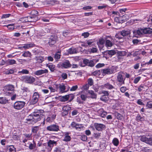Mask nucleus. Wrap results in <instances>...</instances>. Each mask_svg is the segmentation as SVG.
I'll return each instance as SVG.
<instances>
[{
	"mask_svg": "<svg viewBox=\"0 0 152 152\" xmlns=\"http://www.w3.org/2000/svg\"><path fill=\"white\" fill-rule=\"evenodd\" d=\"M152 32V29L150 28H140L137 31H133V33L136 37H138V36L144 34H150Z\"/></svg>",
	"mask_w": 152,
	"mask_h": 152,
	"instance_id": "obj_1",
	"label": "nucleus"
},
{
	"mask_svg": "<svg viewBox=\"0 0 152 152\" xmlns=\"http://www.w3.org/2000/svg\"><path fill=\"white\" fill-rule=\"evenodd\" d=\"M41 113L39 110L37 112L35 111L29 115V117H31L34 122L36 123L40 120L42 118H43L44 115Z\"/></svg>",
	"mask_w": 152,
	"mask_h": 152,
	"instance_id": "obj_2",
	"label": "nucleus"
},
{
	"mask_svg": "<svg viewBox=\"0 0 152 152\" xmlns=\"http://www.w3.org/2000/svg\"><path fill=\"white\" fill-rule=\"evenodd\" d=\"M14 87L12 85H6L4 87L3 91L7 96H11L14 93Z\"/></svg>",
	"mask_w": 152,
	"mask_h": 152,
	"instance_id": "obj_3",
	"label": "nucleus"
},
{
	"mask_svg": "<svg viewBox=\"0 0 152 152\" xmlns=\"http://www.w3.org/2000/svg\"><path fill=\"white\" fill-rule=\"evenodd\" d=\"M57 144V142L54 141V140H50L47 142L48 148L46 147V143H44L42 145V146L44 147H45V148L43 149L42 151L43 152H45L46 151L45 149H47V150L48 151H50L53 147L54 146H56Z\"/></svg>",
	"mask_w": 152,
	"mask_h": 152,
	"instance_id": "obj_4",
	"label": "nucleus"
},
{
	"mask_svg": "<svg viewBox=\"0 0 152 152\" xmlns=\"http://www.w3.org/2000/svg\"><path fill=\"white\" fill-rule=\"evenodd\" d=\"M125 77L124 73L122 72H120L118 73L117 76V81L120 85H124L125 83Z\"/></svg>",
	"mask_w": 152,
	"mask_h": 152,
	"instance_id": "obj_5",
	"label": "nucleus"
},
{
	"mask_svg": "<svg viewBox=\"0 0 152 152\" xmlns=\"http://www.w3.org/2000/svg\"><path fill=\"white\" fill-rule=\"evenodd\" d=\"M20 80L27 83L31 84L35 81V78L31 76H23L20 77Z\"/></svg>",
	"mask_w": 152,
	"mask_h": 152,
	"instance_id": "obj_6",
	"label": "nucleus"
},
{
	"mask_svg": "<svg viewBox=\"0 0 152 152\" xmlns=\"http://www.w3.org/2000/svg\"><path fill=\"white\" fill-rule=\"evenodd\" d=\"M25 102L23 101H16L13 104V108L16 110L22 109L25 106Z\"/></svg>",
	"mask_w": 152,
	"mask_h": 152,
	"instance_id": "obj_7",
	"label": "nucleus"
},
{
	"mask_svg": "<svg viewBox=\"0 0 152 152\" xmlns=\"http://www.w3.org/2000/svg\"><path fill=\"white\" fill-rule=\"evenodd\" d=\"M46 129L48 131L53 132H58L59 130V126L56 124L51 125L48 126Z\"/></svg>",
	"mask_w": 152,
	"mask_h": 152,
	"instance_id": "obj_8",
	"label": "nucleus"
},
{
	"mask_svg": "<svg viewBox=\"0 0 152 152\" xmlns=\"http://www.w3.org/2000/svg\"><path fill=\"white\" fill-rule=\"evenodd\" d=\"M57 37L56 36L51 35L48 39V43L50 46L55 44L57 40Z\"/></svg>",
	"mask_w": 152,
	"mask_h": 152,
	"instance_id": "obj_9",
	"label": "nucleus"
},
{
	"mask_svg": "<svg viewBox=\"0 0 152 152\" xmlns=\"http://www.w3.org/2000/svg\"><path fill=\"white\" fill-rule=\"evenodd\" d=\"M39 96V94L38 92H34L33 94L32 99L31 101V104H34L38 102Z\"/></svg>",
	"mask_w": 152,
	"mask_h": 152,
	"instance_id": "obj_10",
	"label": "nucleus"
},
{
	"mask_svg": "<svg viewBox=\"0 0 152 152\" xmlns=\"http://www.w3.org/2000/svg\"><path fill=\"white\" fill-rule=\"evenodd\" d=\"M71 109V107L68 105L63 106L62 108L63 111L62 113V115L64 116L67 115Z\"/></svg>",
	"mask_w": 152,
	"mask_h": 152,
	"instance_id": "obj_11",
	"label": "nucleus"
},
{
	"mask_svg": "<svg viewBox=\"0 0 152 152\" xmlns=\"http://www.w3.org/2000/svg\"><path fill=\"white\" fill-rule=\"evenodd\" d=\"M94 125L96 130L98 131H102L106 128L105 125L103 124L95 123Z\"/></svg>",
	"mask_w": 152,
	"mask_h": 152,
	"instance_id": "obj_12",
	"label": "nucleus"
},
{
	"mask_svg": "<svg viewBox=\"0 0 152 152\" xmlns=\"http://www.w3.org/2000/svg\"><path fill=\"white\" fill-rule=\"evenodd\" d=\"M48 73V70L46 69H40L34 72V74L36 75L39 76Z\"/></svg>",
	"mask_w": 152,
	"mask_h": 152,
	"instance_id": "obj_13",
	"label": "nucleus"
},
{
	"mask_svg": "<svg viewBox=\"0 0 152 152\" xmlns=\"http://www.w3.org/2000/svg\"><path fill=\"white\" fill-rule=\"evenodd\" d=\"M56 87L57 89L58 88H59L60 92L63 93L64 92H66V91H65L66 86L63 83L60 84L59 85H56Z\"/></svg>",
	"mask_w": 152,
	"mask_h": 152,
	"instance_id": "obj_14",
	"label": "nucleus"
},
{
	"mask_svg": "<svg viewBox=\"0 0 152 152\" xmlns=\"http://www.w3.org/2000/svg\"><path fill=\"white\" fill-rule=\"evenodd\" d=\"M61 66L64 68H67L71 67V64L69 61L66 60L62 63Z\"/></svg>",
	"mask_w": 152,
	"mask_h": 152,
	"instance_id": "obj_15",
	"label": "nucleus"
},
{
	"mask_svg": "<svg viewBox=\"0 0 152 152\" xmlns=\"http://www.w3.org/2000/svg\"><path fill=\"white\" fill-rule=\"evenodd\" d=\"M88 93L90 95V97L93 99H96L97 94L92 90H88Z\"/></svg>",
	"mask_w": 152,
	"mask_h": 152,
	"instance_id": "obj_16",
	"label": "nucleus"
},
{
	"mask_svg": "<svg viewBox=\"0 0 152 152\" xmlns=\"http://www.w3.org/2000/svg\"><path fill=\"white\" fill-rule=\"evenodd\" d=\"M69 96H71L72 97V99H73V96L72 95H67L62 96L60 99L61 101L63 102L67 101L69 99Z\"/></svg>",
	"mask_w": 152,
	"mask_h": 152,
	"instance_id": "obj_17",
	"label": "nucleus"
},
{
	"mask_svg": "<svg viewBox=\"0 0 152 152\" xmlns=\"http://www.w3.org/2000/svg\"><path fill=\"white\" fill-rule=\"evenodd\" d=\"M6 152H16V149L13 145L9 146L7 147Z\"/></svg>",
	"mask_w": 152,
	"mask_h": 152,
	"instance_id": "obj_18",
	"label": "nucleus"
},
{
	"mask_svg": "<svg viewBox=\"0 0 152 152\" xmlns=\"http://www.w3.org/2000/svg\"><path fill=\"white\" fill-rule=\"evenodd\" d=\"M67 52L69 54L76 53L78 52L76 48H71L67 50Z\"/></svg>",
	"mask_w": 152,
	"mask_h": 152,
	"instance_id": "obj_19",
	"label": "nucleus"
},
{
	"mask_svg": "<svg viewBox=\"0 0 152 152\" xmlns=\"http://www.w3.org/2000/svg\"><path fill=\"white\" fill-rule=\"evenodd\" d=\"M35 46V45L33 43L27 44H24L23 46L21 47V48H24L26 49L34 47Z\"/></svg>",
	"mask_w": 152,
	"mask_h": 152,
	"instance_id": "obj_20",
	"label": "nucleus"
},
{
	"mask_svg": "<svg viewBox=\"0 0 152 152\" xmlns=\"http://www.w3.org/2000/svg\"><path fill=\"white\" fill-rule=\"evenodd\" d=\"M27 22H35L37 20L36 19V16H28L27 17Z\"/></svg>",
	"mask_w": 152,
	"mask_h": 152,
	"instance_id": "obj_21",
	"label": "nucleus"
},
{
	"mask_svg": "<svg viewBox=\"0 0 152 152\" xmlns=\"http://www.w3.org/2000/svg\"><path fill=\"white\" fill-rule=\"evenodd\" d=\"M99 115L102 117L104 118L107 114V113L104 111L103 109H101L98 111Z\"/></svg>",
	"mask_w": 152,
	"mask_h": 152,
	"instance_id": "obj_22",
	"label": "nucleus"
},
{
	"mask_svg": "<svg viewBox=\"0 0 152 152\" xmlns=\"http://www.w3.org/2000/svg\"><path fill=\"white\" fill-rule=\"evenodd\" d=\"M104 87L109 90H112L115 88L114 87L109 83H107L104 85Z\"/></svg>",
	"mask_w": 152,
	"mask_h": 152,
	"instance_id": "obj_23",
	"label": "nucleus"
},
{
	"mask_svg": "<svg viewBox=\"0 0 152 152\" xmlns=\"http://www.w3.org/2000/svg\"><path fill=\"white\" fill-rule=\"evenodd\" d=\"M130 33V31L123 30L120 32V34L123 37L126 36Z\"/></svg>",
	"mask_w": 152,
	"mask_h": 152,
	"instance_id": "obj_24",
	"label": "nucleus"
},
{
	"mask_svg": "<svg viewBox=\"0 0 152 152\" xmlns=\"http://www.w3.org/2000/svg\"><path fill=\"white\" fill-rule=\"evenodd\" d=\"M22 56L26 57H31V53L29 51H26L23 52L22 54Z\"/></svg>",
	"mask_w": 152,
	"mask_h": 152,
	"instance_id": "obj_25",
	"label": "nucleus"
},
{
	"mask_svg": "<svg viewBox=\"0 0 152 152\" xmlns=\"http://www.w3.org/2000/svg\"><path fill=\"white\" fill-rule=\"evenodd\" d=\"M16 64V61L14 59H8L6 61V64L7 65H11Z\"/></svg>",
	"mask_w": 152,
	"mask_h": 152,
	"instance_id": "obj_26",
	"label": "nucleus"
},
{
	"mask_svg": "<svg viewBox=\"0 0 152 152\" xmlns=\"http://www.w3.org/2000/svg\"><path fill=\"white\" fill-rule=\"evenodd\" d=\"M101 72L104 74H111L110 68H107L102 69Z\"/></svg>",
	"mask_w": 152,
	"mask_h": 152,
	"instance_id": "obj_27",
	"label": "nucleus"
},
{
	"mask_svg": "<svg viewBox=\"0 0 152 152\" xmlns=\"http://www.w3.org/2000/svg\"><path fill=\"white\" fill-rule=\"evenodd\" d=\"M25 123L28 124L35 123L34 122L31 117H29V115L28 116V118L26 119Z\"/></svg>",
	"mask_w": 152,
	"mask_h": 152,
	"instance_id": "obj_28",
	"label": "nucleus"
},
{
	"mask_svg": "<svg viewBox=\"0 0 152 152\" xmlns=\"http://www.w3.org/2000/svg\"><path fill=\"white\" fill-rule=\"evenodd\" d=\"M46 66L49 68L51 72H54L56 69L55 66L53 64H47Z\"/></svg>",
	"mask_w": 152,
	"mask_h": 152,
	"instance_id": "obj_29",
	"label": "nucleus"
},
{
	"mask_svg": "<svg viewBox=\"0 0 152 152\" xmlns=\"http://www.w3.org/2000/svg\"><path fill=\"white\" fill-rule=\"evenodd\" d=\"M8 102L7 100L6 99L5 97H0V103L5 104Z\"/></svg>",
	"mask_w": 152,
	"mask_h": 152,
	"instance_id": "obj_30",
	"label": "nucleus"
},
{
	"mask_svg": "<svg viewBox=\"0 0 152 152\" xmlns=\"http://www.w3.org/2000/svg\"><path fill=\"white\" fill-rule=\"evenodd\" d=\"M33 143H31L29 145V146L28 147L29 148L30 150H32L34 149L36 147V144L34 140H33Z\"/></svg>",
	"mask_w": 152,
	"mask_h": 152,
	"instance_id": "obj_31",
	"label": "nucleus"
},
{
	"mask_svg": "<svg viewBox=\"0 0 152 152\" xmlns=\"http://www.w3.org/2000/svg\"><path fill=\"white\" fill-rule=\"evenodd\" d=\"M113 43L109 40L107 39L105 41V46L107 47H111L113 45Z\"/></svg>",
	"mask_w": 152,
	"mask_h": 152,
	"instance_id": "obj_32",
	"label": "nucleus"
},
{
	"mask_svg": "<svg viewBox=\"0 0 152 152\" xmlns=\"http://www.w3.org/2000/svg\"><path fill=\"white\" fill-rule=\"evenodd\" d=\"M39 129V126H35L32 128L31 130L32 132L34 134H36L38 131Z\"/></svg>",
	"mask_w": 152,
	"mask_h": 152,
	"instance_id": "obj_33",
	"label": "nucleus"
},
{
	"mask_svg": "<svg viewBox=\"0 0 152 152\" xmlns=\"http://www.w3.org/2000/svg\"><path fill=\"white\" fill-rule=\"evenodd\" d=\"M96 62V60H89L88 66L90 67H93L94 66Z\"/></svg>",
	"mask_w": 152,
	"mask_h": 152,
	"instance_id": "obj_34",
	"label": "nucleus"
},
{
	"mask_svg": "<svg viewBox=\"0 0 152 152\" xmlns=\"http://www.w3.org/2000/svg\"><path fill=\"white\" fill-rule=\"evenodd\" d=\"M136 119L138 122L142 121L144 120V118L143 117L141 116L139 114L137 115L136 117Z\"/></svg>",
	"mask_w": 152,
	"mask_h": 152,
	"instance_id": "obj_35",
	"label": "nucleus"
},
{
	"mask_svg": "<svg viewBox=\"0 0 152 152\" xmlns=\"http://www.w3.org/2000/svg\"><path fill=\"white\" fill-rule=\"evenodd\" d=\"M119 142L118 140L116 138H114L112 141V143L115 146H117L118 145Z\"/></svg>",
	"mask_w": 152,
	"mask_h": 152,
	"instance_id": "obj_36",
	"label": "nucleus"
},
{
	"mask_svg": "<svg viewBox=\"0 0 152 152\" xmlns=\"http://www.w3.org/2000/svg\"><path fill=\"white\" fill-rule=\"evenodd\" d=\"M107 53L110 57H111L116 53L115 51L113 50H108L107 51Z\"/></svg>",
	"mask_w": 152,
	"mask_h": 152,
	"instance_id": "obj_37",
	"label": "nucleus"
},
{
	"mask_svg": "<svg viewBox=\"0 0 152 152\" xmlns=\"http://www.w3.org/2000/svg\"><path fill=\"white\" fill-rule=\"evenodd\" d=\"M117 69L118 67L117 66H112V67L110 68L111 73L112 74L116 72Z\"/></svg>",
	"mask_w": 152,
	"mask_h": 152,
	"instance_id": "obj_38",
	"label": "nucleus"
},
{
	"mask_svg": "<svg viewBox=\"0 0 152 152\" xmlns=\"http://www.w3.org/2000/svg\"><path fill=\"white\" fill-rule=\"evenodd\" d=\"M145 87H146V86L145 85H141L138 87V90L139 92L144 91Z\"/></svg>",
	"mask_w": 152,
	"mask_h": 152,
	"instance_id": "obj_39",
	"label": "nucleus"
},
{
	"mask_svg": "<svg viewBox=\"0 0 152 152\" xmlns=\"http://www.w3.org/2000/svg\"><path fill=\"white\" fill-rule=\"evenodd\" d=\"M61 54L59 51L57 52L54 55V58L56 60H58L60 58Z\"/></svg>",
	"mask_w": 152,
	"mask_h": 152,
	"instance_id": "obj_40",
	"label": "nucleus"
},
{
	"mask_svg": "<svg viewBox=\"0 0 152 152\" xmlns=\"http://www.w3.org/2000/svg\"><path fill=\"white\" fill-rule=\"evenodd\" d=\"M141 41L137 39H134L132 40V42L135 45L139 44L140 43Z\"/></svg>",
	"mask_w": 152,
	"mask_h": 152,
	"instance_id": "obj_41",
	"label": "nucleus"
},
{
	"mask_svg": "<svg viewBox=\"0 0 152 152\" xmlns=\"http://www.w3.org/2000/svg\"><path fill=\"white\" fill-rule=\"evenodd\" d=\"M142 151L143 152H151V150L149 149L148 147H143L142 149Z\"/></svg>",
	"mask_w": 152,
	"mask_h": 152,
	"instance_id": "obj_42",
	"label": "nucleus"
},
{
	"mask_svg": "<svg viewBox=\"0 0 152 152\" xmlns=\"http://www.w3.org/2000/svg\"><path fill=\"white\" fill-rule=\"evenodd\" d=\"M31 134H24L23 135L25 137V138L29 140L31 138Z\"/></svg>",
	"mask_w": 152,
	"mask_h": 152,
	"instance_id": "obj_43",
	"label": "nucleus"
},
{
	"mask_svg": "<svg viewBox=\"0 0 152 152\" xmlns=\"http://www.w3.org/2000/svg\"><path fill=\"white\" fill-rule=\"evenodd\" d=\"M71 140L70 137L69 135H65L63 140L66 142H68L70 141Z\"/></svg>",
	"mask_w": 152,
	"mask_h": 152,
	"instance_id": "obj_44",
	"label": "nucleus"
},
{
	"mask_svg": "<svg viewBox=\"0 0 152 152\" xmlns=\"http://www.w3.org/2000/svg\"><path fill=\"white\" fill-rule=\"evenodd\" d=\"M94 83L93 80L91 78H89L88 80V83L87 84H88V85L90 86H92Z\"/></svg>",
	"mask_w": 152,
	"mask_h": 152,
	"instance_id": "obj_45",
	"label": "nucleus"
},
{
	"mask_svg": "<svg viewBox=\"0 0 152 152\" xmlns=\"http://www.w3.org/2000/svg\"><path fill=\"white\" fill-rule=\"evenodd\" d=\"M18 73H22L23 74H28L29 71L26 69H23L21 71L18 72Z\"/></svg>",
	"mask_w": 152,
	"mask_h": 152,
	"instance_id": "obj_46",
	"label": "nucleus"
},
{
	"mask_svg": "<svg viewBox=\"0 0 152 152\" xmlns=\"http://www.w3.org/2000/svg\"><path fill=\"white\" fill-rule=\"evenodd\" d=\"M146 143L152 145V138H148Z\"/></svg>",
	"mask_w": 152,
	"mask_h": 152,
	"instance_id": "obj_47",
	"label": "nucleus"
},
{
	"mask_svg": "<svg viewBox=\"0 0 152 152\" xmlns=\"http://www.w3.org/2000/svg\"><path fill=\"white\" fill-rule=\"evenodd\" d=\"M89 87V86L88 85V84L86 83L82 86L81 89H82L86 90L88 89Z\"/></svg>",
	"mask_w": 152,
	"mask_h": 152,
	"instance_id": "obj_48",
	"label": "nucleus"
},
{
	"mask_svg": "<svg viewBox=\"0 0 152 152\" xmlns=\"http://www.w3.org/2000/svg\"><path fill=\"white\" fill-rule=\"evenodd\" d=\"M88 46L91 47L94 45V42L92 40H88L86 41Z\"/></svg>",
	"mask_w": 152,
	"mask_h": 152,
	"instance_id": "obj_49",
	"label": "nucleus"
},
{
	"mask_svg": "<svg viewBox=\"0 0 152 152\" xmlns=\"http://www.w3.org/2000/svg\"><path fill=\"white\" fill-rule=\"evenodd\" d=\"M20 21L22 22H27V17H24L21 18L20 19Z\"/></svg>",
	"mask_w": 152,
	"mask_h": 152,
	"instance_id": "obj_50",
	"label": "nucleus"
},
{
	"mask_svg": "<svg viewBox=\"0 0 152 152\" xmlns=\"http://www.w3.org/2000/svg\"><path fill=\"white\" fill-rule=\"evenodd\" d=\"M108 98L106 96L103 95L100 98V99L102 101H106L108 100Z\"/></svg>",
	"mask_w": 152,
	"mask_h": 152,
	"instance_id": "obj_51",
	"label": "nucleus"
},
{
	"mask_svg": "<svg viewBox=\"0 0 152 152\" xmlns=\"http://www.w3.org/2000/svg\"><path fill=\"white\" fill-rule=\"evenodd\" d=\"M43 60V58L42 56H39L37 58V61L39 63H41Z\"/></svg>",
	"mask_w": 152,
	"mask_h": 152,
	"instance_id": "obj_52",
	"label": "nucleus"
},
{
	"mask_svg": "<svg viewBox=\"0 0 152 152\" xmlns=\"http://www.w3.org/2000/svg\"><path fill=\"white\" fill-rule=\"evenodd\" d=\"M6 26L9 29L13 30L14 29L13 24H10L7 25Z\"/></svg>",
	"mask_w": 152,
	"mask_h": 152,
	"instance_id": "obj_53",
	"label": "nucleus"
},
{
	"mask_svg": "<svg viewBox=\"0 0 152 152\" xmlns=\"http://www.w3.org/2000/svg\"><path fill=\"white\" fill-rule=\"evenodd\" d=\"M80 97L81 99L83 101H85L87 98L86 95L83 94H81Z\"/></svg>",
	"mask_w": 152,
	"mask_h": 152,
	"instance_id": "obj_54",
	"label": "nucleus"
},
{
	"mask_svg": "<svg viewBox=\"0 0 152 152\" xmlns=\"http://www.w3.org/2000/svg\"><path fill=\"white\" fill-rule=\"evenodd\" d=\"M11 14H4L2 15L1 18H5L9 17Z\"/></svg>",
	"mask_w": 152,
	"mask_h": 152,
	"instance_id": "obj_55",
	"label": "nucleus"
},
{
	"mask_svg": "<svg viewBox=\"0 0 152 152\" xmlns=\"http://www.w3.org/2000/svg\"><path fill=\"white\" fill-rule=\"evenodd\" d=\"M147 137H146L145 136H143L141 137L140 140L141 141L146 142Z\"/></svg>",
	"mask_w": 152,
	"mask_h": 152,
	"instance_id": "obj_56",
	"label": "nucleus"
},
{
	"mask_svg": "<svg viewBox=\"0 0 152 152\" xmlns=\"http://www.w3.org/2000/svg\"><path fill=\"white\" fill-rule=\"evenodd\" d=\"M98 49L96 47L92 48L91 49L90 51L92 53H96L97 52Z\"/></svg>",
	"mask_w": 152,
	"mask_h": 152,
	"instance_id": "obj_57",
	"label": "nucleus"
},
{
	"mask_svg": "<svg viewBox=\"0 0 152 152\" xmlns=\"http://www.w3.org/2000/svg\"><path fill=\"white\" fill-rule=\"evenodd\" d=\"M141 78V77H138L135 78L134 80V82L135 84H137L138 83V82L139 81L140 79Z\"/></svg>",
	"mask_w": 152,
	"mask_h": 152,
	"instance_id": "obj_58",
	"label": "nucleus"
},
{
	"mask_svg": "<svg viewBox=\"0 0 152 152\" xmlns=\"http://www.w3.org/2000/svg\"><path fill=\"white\" fill-rule=\"evenodd\" d=\"M80 125L76 124L75 122H72V123L71 124V126L72 127H75H75L77 126H80Z\"/></svg>",
	"mask_w": 152,
	"mask_h": 152,
	"instance_id": "obj_59",
	"label": "nucleus"
},
{
	"mask_svg": "<svg viewBox=\"0 0 152 152\" xmlns=\"http://www.w3.org/2000/svg\"><path fill=\"white\" fill-rule=\"evenodd\" d=\"M126 87L125 86L121 87L120 88V91L122 93H124L126 90Z\"/></svg>",
	"mask_w": 152,
	"mask_h": 152,
	"instance_id": "obj_60",
	"label": "nucleus"
},
{
	"mask_svg": "<svg viewBox=\"0 0 152 152\" xmlns=\"http://www.w3.org/2000/svg\"><path fill=\"white\" fill-rule=\"evenodd\" d=\"M81 139L83 141H86L87 139V137L85 135H82L81 137Z\"/></svg>",
	"mask_w": 152,
	"mask_h": 152,
	"instance_id": "obj_61",
	"label": "nucleus"
},
{
	"mask_svg": "<svg viewBox=\"0 0 152 152\" xmlns=\"http://www.w3.org/2000/svg\"><path fill=\"white\" fill-rule=\"evenodd\" d=\"M78 88V86L77 85L73 86L70 89L71 91H75L77 90Z\"/></svg>",
	"mask_w": 152,
	"mask_h": 152,
	"instance_id": "obj_62",
	"label": "nucleus"
},
{
	"mask_svg": "<svg viewBox=\"0 0 152 152\" xmlns=\"http://www.w3.org/2000/svg\"><path fill=\"white\" fill-rule=\"evenodd\" d=\"M127 10V9L126 8L121 9L119 10V12L120 13L122 14H124Z\"/></svg>",
	"mask_w": 152,
	"mask_h": 152,
	"instance_id": "obj_63",
	"label": "nucleus"
},
{
	"mask_svg": "<svg viewBox=\"0 0 152 152\" xmlns=\"http://www.w3.org/2000/svg\"><path fill=\"white\" fill-rule=\"evenodd\" d=\"M14 70L12 69H10L9 70H7L6 73L7 74H12L14 73Z\"/></svg>",
	"mask_w": 152,
	"mask_h": 152,
	"instance_id": "obj_64",
	"label": "nucleus"
}]
</instances>
